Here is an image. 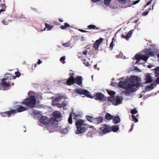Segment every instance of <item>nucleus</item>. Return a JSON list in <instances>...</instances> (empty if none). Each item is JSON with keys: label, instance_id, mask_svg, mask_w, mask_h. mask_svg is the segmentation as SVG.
<instances>
[{"label": "nucleus", "instance_id": "f257e3e1", "mask_svg": "<svg viewBox=\"0 0 159 159\" xmlns=\"http://www.w3.org/2000/svg\"><path fill=\"white\" fill-rule=\"evenodd\" d=\"M129 83L126 81H120L118 84V86L121 88L126 89L128 92L132 93L136 91V88L140 86L138 77L136 76H131Z\"/></svg>", "mask_w": 159, "mask_h": 159}, {"label": "nucleus", "instance_id": "f03ea898", "mask_svg": "<svg viewBox=\"0 0 159 159\" xmlns=\"http://www.w3.org/2000/svg\"><path fill=\"white\" fill-rule=\"evenodd\" d=\"M72 116L74 119L76 120L75 125L77 130L75 133L77 134H80L85 132L88 128V125L84 123L82 120L77 119L78 117L79 116V115L72 113Z\"/></svg>", "mask_w": 159, "mask_h": 159}, {"label": "nucleus", "instance_id": "7ed1b4c3", "mask_svg": "<svg viewBox=\"0 0 159 159\" xmlns=\"http://www.w3.org/2000/svg\"><path fill=\"white\" fill-rule=\"evenodd\" d=\"M11 75L10 74H7L5 77L2 79L1 82H0V86L2 85V87L3 90H6L11 85L13 86L14 83H12L9 80H11Z\"/></svg>", "mask_w": 159, "mask_h": 159}, {"label": "nucleus", "instance_id": "20e7f679", "mask_svg": "<svg viewBox=\"0 0 159 159\" xmlns=\"http://www.w3.org/2000/svg\"><path fill=\"white\" fill-rule=\"evenodd\" d=\"M36 102V100L35 97L34 96H32L24 100L21 103L30 108H32L34 107Z\"/></svg>", "mask_w": 159, "mask_h": 159}, {"label": "nucleus", "instance_id": "39448f33", "mask_svg": "<svg viewBox=\"0 0 159 159\" xmlns=\"http://www.w3.org/2000/svg\"><path fill=\"white\" fill-rule=\"evenodd\" d=\"M111 131V128L109 125L103 124L101 125L99 133L102 134H105Z\"/></svg>", "mask_w": 159, "mask_h": 159}, {"label": "nucleus", "instance_id": "423d86ee", "mask_svg": "<svg viewBox=\"0 0 159 159\" xmlns=\"http://www.w3.org/2000/svg\"><path fill=\"white\" fill-rule=\"evenodd\" d=\"M75 92L78 94H84L88 98H93V97L90 94V92L85 89H76L75 90Z\"/></svg>", "mask_w": 159, "mask_h": 159}, {"label": "nucleus", "instance_id": "0eeeda50", "mask_svg": "<svg viewBox=\"0 0 159 159\" xmlns=\"http://www.w3.org/2000/svg\"><path fill=\"white\" fill-rule=\"evenodd\" d=\"M135 59L138 61H140L142 60L145 61H147L149 56H148L147 53H145L144 55L142 54H137L134 56Z\"/></svg>", "mask_w": 159, "mask_h": 159}, {"label": "nucleus", "instance_id": "6e6552de", "mask_svg": "<svg viewBox=\"0 0 159 159\" xmlns=\"http://www.w3.org/2000/svg\"><path fill=\"white\" fill-rule=\"evenodd\" d=\"M16 113V110L14 109H12L10 111H6L0 113L2 117H5L7 116L9 117L11 115Z\"/></svg>", "mask_w": 159, "mask_h": 159}, {"label": "nucleus", "instance_id": "1a4fd4ad", "mask_svg": "<svg viewBox=\"0 0 159 159\" xmlns=\"http://www.w3.org/2000/svg\"><path fill=\"white\" fill-rule=\"evenodd\" d=\"M40 121L41 123L45 125H48L51 122V120L45 116H42L40 118Z\"/></svg>", "mask_w": 159, "mask_h": 159}, {"label": "nucleus", "instance_id": "9d476101", "mask_svg": "<svg viewBox=\"0 0 159 159\" xmlns=\"http://www.w3.org/2000/svg\"><path fill=\"white\" fill-rule=\"evenodd\" d=\"M75 83L79 85H81L82 84V78L81 76H77L75 78Z\"/></svg>", "mask_w": 159, "mask_h": 159}, {"label": "nucleus", "instance_id": "9b49d317", "mask_svg": "<svg viewBox=\"0 0 159 159\" xmlns=\"http://www.w3.org/2000/svg\"><path fill=\"white\" fill-rule=\"evenodd\" d=\"M94 97L96 100L102 101H103L104 99V96L103 94L100 93H97L94 96Z\"/></svg>", "mask_w": 159, "mask_h": 159}, {"label": "nucleus", "instance_id": "f8f14e48", "mask_svg": "<svg viewBox=\"0 0 159 159\" xmlns=\"http://www.w3.org/2000/svg\"><path fill=\"white\" fill-rule=\"evenodd\" d=\"M75 83V77L74 76H70L66 81V84L69 86Z\"/></svg>", "mask_w": 159, "mask_h": 159}, {"label": "nucleus", "instance_id": "ddd939ff", "mask_svg": "<svg viewBox=\"0 0 159 159\" xmlns=\"http://www.w3.org/2000/svg\"><path fill=\"white\" fill-rule=\"evenodd\" d=\"M144 79L145 80V83L146 84L150 83L152 81V77L150 75V74L148 73L146 74Z\"/></svg>", "mask_w": 159, "mask_h": 159}, {"label": "nucleus", "instance_id": "4468645a", "mask_svg": "<svg viewBox=\"0 0 159 159\" xmlns=\"http://www.w3.org/2000/svg\"><path fill=\"white\" fill-rule=\"evenodd\" d=\"M134 31V30H130L126 35H125L123 34H122L121 35L122 38L128 40L131 37Z\"/></svg>", "mask_w": 159, "mask_h": 159}, {"label": "nucleus", "instance_id": "2eb2a0df", "mask_svg": "<svg viewBox=\"0 0 159 159\" xmlns=\"http://www.w3.org/2000/svg\"><path fill=\"white\" fill-rule=\"evenodd\" d=\"M154 50L152 49H149L146 50L145 52L147 53L148 56H153L155 55L156 54V52L154 51Z\"/></svg>", "mask_w": 159, "mask_h": 159}, {"label": "nucleus", "instance_id": "dca6fc26", "mask_svg": "<svg viewBox=\"0 0 159 159\" xmlns=\"http://www.w3.org/2000/svg\"><path fill=\"white\" fill-rule=\"evenodd\" d=\"M103 120V118L100 117L96 118H94V120H93V122L96 124H98L102 123Z\"/></svg>", "mask_w": 159, "mask_h": 159}, {"label": "nucleus", "instance_id": "f3484780", "mask_svg": "<svg viewBox=\"0 0 159 159\" xmlns=\"http://www.w3.org/2000/svg\"><path fill=\"white\" fill-rule=\"evenodd\" d=\"M122 98L119 96H117L115 98V101L114 105H117L122 103Z\"/></svg>", "mask_w": 159, "mask_h": 159}, {"label": "nucleus", "instance_id": "a211bd4d", "mask_svg": "<svg viewBox=\"0 0 159 159\" xmlns=\"http://www.w3.org/2000/svg\"><path fill=\"white\" fill-rule=\"evenodd\" d=\"M50 120L51 121L52 120L51 123L53 127H57L58 126L57 122L58 120H57L56 118H54L53 119L51 118Z\"/></svg>", "mask_w": 159, "mask_h": 159}, {"label": "nucleus", "instance_id": "6ab92c4d", "mask_svg": "<svg viewBox=\"0 0 159 159\" xmlns=\"http://www.w3.org/2000/svg\"><path fill=\"white\" fill-rule=\"evenodd\" d=\"M53 116H54V117H51V119H53L54 118H56L57 120V118H60L61 117V114L60 112L56 111L54 112L53 114Z\"/></svg>", "mask_w": 159, "mask_h": 159}, {"label": "nucleus", "instance_id": "aec40b11", "mask_svg": "<svg viewBox=\"0 0 159 159\" xmlns=\"http://www.w3.org/2000/svg\"><path fill=\"white\" fill-rule=\"evenodd\" d=\"M27 109V108L23 107L22 106H21L18 108L17 110H16V113L17 111L18 112H20L26 111Z\"/></svg>", "mask_w": 159, "mask_h": 159}, {"label": "nucleus", "instance_id": "412c9836", "mask_svg": "<svg viewBox=\"0 0 159 159\" xmlns=\"http://www.w3.org/2000/svg\"><path fill=\"white\" fill-rule=\"evenodd\" d=\"M113 122L115 124H117L119 123L120 121V119L119 116H115L113 118Z\"/></svg>", "mask_w": 159, "mask_h": 159}, {"label": "nucleus", "instance_id": "4be33fe9", "mask_svg": "<svg viewBox=\"0 0 159 159\" xmlns=\"http://www.w3.org/2000/svg\"><path fill=\"white\" fill-rule=\"evenodd\" d=\"M114 117V116L111 115L109 113H107L105 116V118L107 120H110L112 119Z\"/></svg>", "mask_w": 159, "mask_h": 159}, {"label": "nucleus", "instance_id": "5701e85b", "mask_svg": "<svg viewBox=\"0 0 159 159\" xmlns=\"http://www.w3.org/2000/svg\"><path fill=\"white\" fill-rule=\"evenodd\" d=\"M119 129V127L118 125H114L112 126L111 128V130L114 132H116Z\"/></svg>", "mask_w": 159, "mask_h": 159}, {"label": "nucleus", "instance_id": "b1692460", "mask_svg": "<svg viewBox=\"0 0 159 159\" xmlns=\"http://www.w3.org/2000/svg\"><path fill=\"white\" fill-rule=\"evenodd\" d=\"M87 27L89 29H95L97 30L100 29L99 27H97L95 25H89Z\"/></svg>", "mask_w": 159, "mask_h": 159}, {"label": "nucleus", "instance_id": "393cba45", "mask_svg": "<svg viewBox=\"0 0 159 159\" xmlns=\"http://www.w3.org/2000/svg\"><path fill=\"white\" fill-rule=\"evenodd\" d=\"M69 27H70V25L66 22L64 23V25H61L60 26L61 29L62 30L66 29Z\"/></svg>", "mask_w": 159, "mask_h": 159}, {"label": "nucleus", "instance_id": "a878e982", "mask_svg": "<svg viewBox=\"0 0 159 159\" xmlns=\"http://www.w3.org/2000/svg\"><path fill=\"white\" fill-rule=\"evenodd\" d=\"M108 100L111 102L113 104H114L115 101V98L114 96H110L108 97Z\"/></svg>", "mask_w": 159, "mask_h": 159}, {"label": "nucleus", "instance_id": "bb28decb", "mask_svg": "<svg viewBox=\"0 0 159 159\" xmlns=\"http://www.w3.org/2000/svg\"><path fill=\"white\" fill-rule=\"evenodd\" d=\"M87 120L90 122H93L94 118L90 116H86Z\"/></svg>", "mask_w": 159, "mask_h": 159}, {"label": "nucleus", "instance_id": "cd10ccee", "mask_svg": "<svg viewBox=\"0 0 159 159\" xmlns=\"http://www.w3.org/2000/svg\"><path fill=\"white\" fill-rule=\"evenodd\" d=\"M15 74L16 75V76H11V78L13 79H15L16 78V77H20L21 75L20 73L18 71L16 72H15Z\"/></svg>", "mask_w": 159, "mask_h": 159}, {"label": "nucleus", "instance_id": "c85d7f7f", "mask_svg": "<svg viewBox=\"0 0 159 159\" xmlns=\"http://www.w3.org/2000/svg\"><path fill=\"white\" fill-rule=\"evenodd\" d=\"M72 112L70 113L68 119V122L69 123L71 124L72 123Z\"/></svg>", "mask_w": 159, "mask_h": 159}, {"label": "nucleus", "instance_id": "c756f323", "mask_svg": "<svg viewBox=\"0 0 159 159\" xmlns=\"http://www.w3.org/2000/svg\"><path fill=\"white\" fill-rule=\"evenodd\" d=\"M45 25L46 27L48 29V30H50L53 27V26H51L49 24L47 23H45Z\"/></svg>", "mask_w": 159, "mask_h": 159}, {"label": "nucleus", "instance_id": "7c9ffc66", "mask_svg": "<svg viewBox=\"0 0 159 159\" xmlns=\"http://www.w3.org/2000/svg\"><path fill=\"white\" fill-rule=\"evenodd\" d=\"M103 40V38H100L98 39L97 40L95 43L99 45L102 43Z\"/></svg>", "mask_w": 159, "mask_h": 159}, {"label": "nucleus", "instance_id": "2f4dec72", "mask_svg": "<svg viewBox=\"0 0 159 159\" xmlns=\"http://www.w3.org/2000/svg\"><path fill=\"white\" fill-rule=\"evenodd\" d=\"M130 113L132 114V115H134L138 113V111L136 110V108H134L131 110L130 111Z\"/></svg>", "mask_w": 159, "mask_h": 159}, {"label": "nucleus", "instance_id": "473e14b6", "mask_svg": "<svg viewBox=\"0 0 159 159\" xmlns=\"http://www.w3.org/2000/svg\"><path fill=\"white\" fill-rule=\"evenodd\" d=\"M61 97H58L56 98L53 100L54 102H59L61 101Z\"/></svg>", "mask_w": 159, "mask_h": 159}, {"label": "nucleus", "instance_id": "72a5a7b5", "mask_svg": "<svg viewBox=\"0 0 159 159\" xmlns=\"http://www.w3.org/2000/svg\"><path fill=\"white\" fill-rule=\"evenodd\" d=\"M62 45L65 47H69L70 46V42H67L66 43H63Z\"/></svg>", "mask_w": 159, "mask_h": 159}, {"label": "nucleus", "instance_id": "f704fd0d", "mask_svg": "<svg viewBox=\"0 0 159 159\" xmlns=\"http://www.w3.org/2000/svg\"><path fill=\"white\" fill-rule=\"evenodd\" d=\"M107 92L108 93L110 96H114V95L115 94V92L112 91H107Z\"/></svg>", "mask_w": 159, "mask_h": 159}, {"label": "nucleus", "instance_id": "c9c22d12", "mask_svg": "<svg viewBox=\"0 0 159 159\" xmlns=\"http://www.w3.org/2000/svg\"><path fill=\"white\" fill-rule=\"evenodd\" d=\"M155 74L157 77L159 76V67L155 69Z\"/></svg>", "mask_w": 159, "mask_h": 159}, {"label": "nucleus", "instance_id": "e433bc0d", "mask_svg": "<svg viewBox=\"0 0 159 159\" xmlns=\"http://www.w3.org/2000/svg\"><path fill=\"white\" fill-rule=\"evenodd\" d=\"M132 118L133 121L135 122H137L138 121V120L134 115H132Z\"/></svg>", "mask_w": 159, "mask_h": 159}, {"label": "nucleus", "instance_id": "4c0bfd02", "mask_svg": "<svg viewBox=\"0 0 159 159\" xmlns=\"http://www.w3.org/2000/svg\"><path fill=\"white\" fill-rule=\"evenodd\" d=\"M99 45L98 44H97V43H94L93 47L94 48V49L96 51V50H98V48L99 47Z\"/></svg>", "mask_w": 159, "mask_h": 159}, {"label": "nucleus", "instance_id": "58836bf2", "mask_svg": "<svg viewBox=\"0 0 159 159\" xmlns=\"http://www.w3.org/2000/svg\"><path fill=\"white\" fill-rule=\"evenodd\" d=\"M111 1V0H104V4L106 6H109Z\"/></svg>", "mask_w": 159, "mask_h": 159}, {"label": "nucleus", "instance_id": "ea45409f", "mask_svg": "<svg viewBox=\"0 0 159 159\" xmlns=\"http://www.w3.org/2000/svg\"><path fill=\"white\" fill-rule=\"evenodd\" d=\"M83 60L84 61L83 63L84 64V65L85 66H89V63L86 60V59H84Z\"/></svg>", "mask_w": 159, "mask_h": 159}, {"label": "nucleus", "instance_id": "a19ab883", "mask_svg": "<svg viewBox=\"0 0 159 159\" xmlns=\"http://www.w3.org/2000/svg\"><path fill=\"white\" fill-rule=\"evenodd\" d=\"M33 113L35 115H37L40 114L39 111L35 110L33 111Z\"/></svg>", "mask_w": 159, "mask_h": 159}, {"label": "nucleus", "instance_id": "79ce46f5", "mask_svg": "<svg viewBox=\"0 0 159 159\" xmlns=\"http://www.w3.org/2000/svg\"><path fill=\"white\" fill-rule=\"evenodd\" d=\"M65 59H66V58L65 56L61 57L60 59V61L61 62H62V61H63V62H62V63L63 64H64L65 63V61H64L65 60Z\"/></svg>", "mask_w": 159, "mask_h": 159}, {"label": "nucleus", "instance_id": "37998d69", "mask_svg": "<svg viewBox=\"0 0 159 159\" xmlns=\"http://www.w3.org/2000/svg\"><path fill=\"white\" fill-rule=\"evenodd\" d=\"M57 106L60 108H61L62 107L65 106V105H64L63 104L57 103Z\"/></svg>", "mask_w": 159, "mask_h": 159}, {"label": "nucleus", "instance_id": "c03bdc74", "mask_svg": "<svg viewBox=\"0 0 159 159\" xmlns=\"http://www.w3.org/2000/svg\"><path fill=\"white\" fill-rule=\"evenodd\" d=\"M113 43V42H111L110 44V48H111V50L112 49L113 47L115 45Z\"/></svg>", "mask_w": 159, "mask_h": 159}, {"label": "nucleus", "instance_id": "a18cd8bd", "mask_svg": "<svg viewBox=\"0 0 159 159\" xmlns=\"http://www.w3.org/2000/svg\"><path fill=\"white\" fill-rule=\"evenodd\" d=\"M67 130L66 129H63L61 131V132L63 134H66L67 133Z\"/></svg>", "mask_w": 159, "mask_h": 159}, {"label": "nucleus", "instance_id": "49530a36", "mask_svg": "<svg viewBox=\"0 0 159 159\" xmlns=\"http://www.w3.org/2000/svg\"><path fill=\"white\" fill-rule=\"evenodd\" d=\"M2 23L4 25H7L8 24V22L4 20H3L2 21Z\"/></svg>", "mask_w": 159, "mask_h": 159}, {"label": "nucleus", "instance_id": "de8ad7c7", "mask_svg": "<svg viewBox=\"0 0 159 159\" xmlns=\"http://www.w3.org/2000/svg\"><path fill=\"white\" fill-rule=\"evenodd\" d=\"M148 12H149V11H146L145 12H144L143 13L142 15L144 16H146L148 14Z\"/></svg>", "mask_w": 159, "mask_h": 159}, {"label": "nucleus", "instance_id": "09e8293b", "mask_svg": "<svg viewBox=\"0 0 159 159\" xmlns=\"http://www.w3.org/2000/svg\"><path fill=\"white\" fill-rule=\"evenodd\" d=\"M147 88L148 89H152L153 88V87L152 85H151V86H148Z\"/></svg>", "mask_w": 159, "mask_h": 159}, {"label": "nucleus", "instance_id": "8fccbe9b", "mask_svg": "<svg viewBox=\"0 0 159 159\" xmlns=\"http://www.w3.org/2000/svg\"><path fill=\"white\" fill-rule=\"evenodd\" d=\"M152 0H151L149 2H148L146 4V6H144V7H145L146 6H148L150 4Z\"/></svg>", "mask_w": 159, "mask_h": 159}, {"label": "nucleus", "instance_id": "3c124183", "mask_svg": "<svg viewBox=\"0 0 159 159\" xmlns=\"http://www.w3.org/2000/svg\"><path fill=\"white\" fill-rule=\"evenodd\" d=\"M1 6L2 7H3V8H5V9L6 8L5 3L2 4L1 5Z\"/></svg>", "mask_w": 159, "mask_h": 159}, {"label": "nucleus", "instance_id": "603ef678", "mask_svg": "<svg viewBox=\"0 0 159 159\" xmlns=\"http://www.w3.org/2000/svg\"><path fill=\"white\" fill-rule=\"evenodd\" d=\"M79 30L82 32L86 33V32H88V31H87L85 30H82V29H80V30Z\"/></svg>", "mask_w": 159, "mask_h": 159}, {"label": "nucleus", "instance_id": "864d4df0", "mask_svg": "<svg viewBox=\"0 0 159 159\" xmlns=\"http://www.w3.org/2000/svg\"><path fill=\"white\" fill-rule=\"evenodd\" d=\"M157 77V78L156 80V82L158 84H159V75Z\"/></svg>", "mask_w": 159, "mask_h": 159}, {"label": "nucleus", "instance_id": "5fc2aeb1", "mask_svg": "<svg viewBox=\"0 0 159 159\" xmlns=\"http://www.w3.org/2000/svg\"><path fill=\"white\" fill-rule=\"evenodd\" d=\"M140 1V0H136L133 2V4L135 5L138 3Z\"/></svg>", "mask_w": 159, "mask_h": 159}, {"label": "nucleus", "instance_id": "6e6d98bb", "mask_svg": "<svg viewBox=\"0 0 159 159\" xmlns=\"http://www.w3.org/2000/svg\"><path fill=\"white\" fill-rule=\"evenodd\" d=\"M83 54L84 55H86L87 54V51L86 50H85V51H84L83 52Z\"/></svg>", "mask_w": 159, "mask_h": 159}, {"label": "nucleus", "instance_id": "4d7b16f0", "mask_svg": "<svg viewBox=\"0 0 159 159\" xmlns=\"http://www.w3.org/2000/svg\"><path fill=\"white\" fill-rule=\"evenodd\" d=\"M69 75H70V76H74L75 75V74L73 72L70 73L69 74Z\"/></svg>", "mask_w": 159, "mask_h": 159}, {"label": "nucleus", "instance_id": "13d9d810", "mask_svg": "<svg viewBox=\"0 0 159 159\" xmlns=\"http://www.w3.org/2000/svg\"><path fill=\"white\" fill-rule=\"evenodd\" d=\"M5 11V8H2L0 10V13H1V12L2 11Z\"/></svg>", "mask_w": 159, "mask_h": 159}, {"label": "nucleus", "instance_id": "bf43d9fd", "mask_svg": "<svg viewBox=\"0 0 159 159\" xmlns=\"http://www.w3.org/2000/svg\"><path fill=\"white\" fill-rule=\"evenodd\" d=\"M42 63V61H41L40 59H39L38 61L37 62V63L38 64H40Z\"/></svg>", "mask_w": 159, "mask_h": 159}, {"label": "nucleus", "instance_id": "052dcab7", "mask_svg": "<svg viewBox=\"0 0 159 159\" xmlns=\"http://www.w3.org/2000/svg\"><path fill=\"white\" fill-rule=\"evenodd\" d=\"M111 85L113 86H115V83H111Z\"/></svg>", "mask_w": 159, "mask_h": 159}, {"label": "nucleus", "instance_id": "680f3d73", "mask_svg": "<svg viewBox=\"0 0 159 159\" xmlns=\"http://www.w3.org/2000/svg\"><path fill=\"white\" fill-rule=\"evenodd\" d=\"M59 21L60 22H62L63 21V20L60 18L59 19Z\"/></svg>", "mask_w": 159, "mask_h": 159}, {"label": "nucleus", "instance_id": "e2e57ef3", "mask_svg": "<svg viewBox=\"0 0 159 159\" xmlns=\"http://www.w3.org/2000/svg\"><path fill=\"white\" fill-rule=\"evenodd\" d=\"M147 67L149 68H151L152 67V66L150 65H148L147 66Z\"/></svg>", "mask_w": 159, "mask_h": 159}, {"label": "nucleus", "instance_id": "0e129e2a", "mask_svg": "<svg viewBox=\"0 0 159 159\" xmlns=\"http://www.w3.org/2000/svg\"><path fill=\"white\" fill-rule=\"evenodd\" d=\"M115 41V39L114 37L112 39V41L111 42H114Z\"/></svg>", "mask_w": 159, "mask_h": 159}, {"label": "nucleus", "instance_id": "69168bd1", "mask_svg": "<svg viewBox=\"0 0 159 159\" xmlns=\"http://www.w3.org/2000/svg\"><path fill=\"white\" fill-rule=\"evenodd\" d=\"M100 0H92V1L94 2H96L97 1H99Z\"/></svg>", "mask_w": 159, "mask_h": 159}, {"label": "nucleus", "instance_id": "338daca9", "mask_svg": "<svg viewBox=\"0 0 159 159\" xmlns=\"http://www.w3.org/2000/svg\"><path fill=\"white\" fill-rule=\"evenodd\" d=\"M133 129V128H131L129 129V132H131V131H132Z\"/></svg>", "mask_w": 159, "mask_h": 159}, {"label": "nucleus", "instance_id": "774afa93", "mask_svg": "<svg viewBox=\"0 0 159 159\" xmlns=\"http://www.w3.org/2000/svg\"><path fill=\"white\" fill-rule=\"evenodd\" d=\"M157 58L159 57V53L157 54Z\"/></svg>", "mask_w": 159, "mask_h": 159}]
</instances>
